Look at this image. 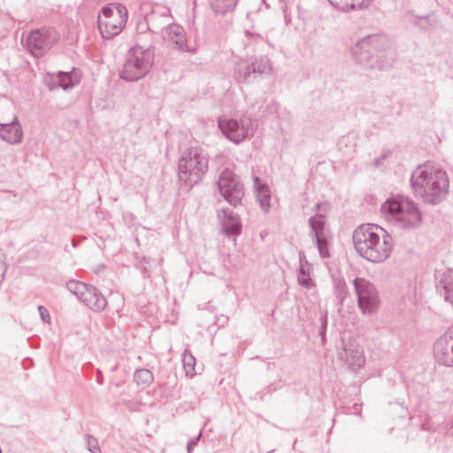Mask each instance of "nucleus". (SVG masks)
<instances>
[{
  "instance_id": "f257e3e1",
  "label": "nucleus",
  "mask_w": 453,
  "mask_h": 453,
  "mask_svg": "<svg viewBox=\"0 0 453 453\" xmlns=\"http://www.w3.org/2000/svg\"><path fill=\"white\" fill-rule=\"evenodd\" d=\"M411 185L416 196L428 204H438L448 193L449 181L445 171L418 166L411 174Z\"/></svg>"
},
{
  "instance_id": "f03ea898",
  "label": "nucleus",
  "mask_w": 453,
  "mask_h": 453,
  "mask_svg": "<svg viewBox=\"0 0 453 453\" xmlns=\"http://www.w3.org/2000/svg\"><path fill=\"white\" fill-rule=\"evenodd\" d=\"M353 58L366 68L386 69L392 65L395 52L388 39L378 35H367L351 48Z\"/></svg>"
},
{
  "instance_id": "7ed1b4c3",
  "label": "nucleus",
  "mask_w": 453,
  "mask_h": 453,
  "mask_svg": "<svg viewBox=\"0 0 453 453\" xmlns=\"http://www.w3.org/2000/svg\"><path fill=\"white\" fill-rule=\"evenodd\" d=\"M372 228H356L353 233V243L357 252L367 261L380 263L386 260L392 250V237L385 230L383 242L380 244V236L377 233L370 231Z\"/></svg>"
},
{
  "instance_id": "20e7f679",
  "label": "nucleus",
  "mask_w": 453,
  "mask_h": 453,
  "mask_svg": "<svg viewBox=\"0 0 453 453\" xmlns=\"http://www.w3.org/2000/svg\"><path fill=\"white\" fill-rule=\"evenodd\" d=\"M380 212L389 224L404 222L403 226H415L422 221L421 211L416 204L401 196L388 198L381 204Z\"/></svg>"
},
{
  "instance_id": "39448f33",
  "label": "nucleus",
  "mask_w": 453,
  "mask_h": 453,
  "mask_svg": "<svg viewBox=\"0 0 453 453\" xmlns=\"http://www.w3.org/2000/svg\"><path fill=\"white\" fill-rule=\"evenodd\" d=\"M209 157L200 147L185 150L178 164V174L181 182L188 187L198 183L208 171Z\"/></svg>"
},
{
  "instance_id": "423d86ee",
  "label": "nucleus",
  "mask_w": 453,
  "mask_h": 453,
  "mask_svg": "<svg viewBox=\"0 0 453 453\" xmlns=\"http://www.w3.org/2000/svg\"><path fill=\"white\" fill-rule=\"evenodd\" d=\"M154 63V51L150 48L134 45L126 57L120 78L132 82L143 78L151 69Z\"/></svg>"
},
{
  "instance_id": "0eeeda50",
  "label": "nucleus",
  "mask_w": 453,
  "mask_h": 453,
  "mask_svg": "<svg viewBox=\"0 0 453 453\" xmlns=\"http://www.w3.org/2000/svg\"><path fill=\"white\" fill-rule=\"evenodd\" d=\"M127 20V10L121 4H111L104 6L98 15V28L102 36L111 39L119 35Z\"/></svg>"
},
{
  "instance_id": "6e6552de",
  "label": "nucleus",
  "mask_w": 453,
  "mask_h": 453,
  "mask_svg": "<svg viewBox=\"0 0 453 453\" xmlns=\"http://www.w3.org/2000/svg\"><path fill=\"white\" fill-rule=\"evenodd\" d=\"M218 124L226 137L236 144L252 137L257 130V121L249 115L220 119Z\"/></svg>"
},
{
  "instance_id": "1a4fd4ad",
  "label": "nucleus",
  "mask_w": 453,
  "mask_h": 453,
  "mask_svg": "<svg viewBox=\"0 0 453 453\" xmlns=\"http://www.w3.org/2000/svg\"><path fill=\"white\" fill-rule=\"evenodd\" d=\"M271 71V61L266 56L242 58L234 65V78L239 83H248L257 75L266 74Z\"/></svg>"
},
{
  "instance_id": "9d476101",
  "label": "nucleus",
  "mask_w": 453,
  "mask_h": 453,
  "mask_svg": "<svg viewBox=\"0 0 453 453\" xmlns=\"http://www.w3.org/2000/svg\"><path fill=\"white\" fill-rule=\"evenodd\" d=\"M58 33L51 27H42L31 31L27 36V50L35 57L41 58L58 41Z\"/></svg>"
},
{
  "instance_id": "9b49d317",
  "label": "nucleus",
  "mask_w": 453,
  "mask_h": 453,
  "mask_svg": "<svg viewBox=\"0 0 453 453\" xmlns=\"http://www.w3.org/2000/svg\"><path fill=\"white\" fill-rule=\"evenodd\" d=\"M353 286L357 296V304L363 314H373L380 304L379 294L375 286L364 278L357 277Z\"/></svg>"
},
{
  "instance_id": "f8f14e48",
  "label": "nucleus",
  "mask_w": 453,
  "mask_h": 453,
  "mask_svg": "<svg viewBox=\"0 0 453 453\" xmlns=\"http://www.w3.org/2000/svg\"><path fill=\"white\" fill-rule=\"evenodd\" d=\"M217 187L223 198L234 206L240 203L244 196L243 185L239 177L228 168L221 172Z\"/></svg>"
},
{
  "instance_id": "ddd939ff",
  "label": "nucleus",
  "mask_w": 453,
  "mask_h": 453,
  "mask_svg": "<svg viewBox=\"0 0 453 453\" xmlns=\"http://www.w3.org/2000/svg\"><path fill=\"white\" fill-rule=\"evenodd\" d=\"M434 355L440 365L453 367V326L436 340Z\"/></svg>"
},
{
  "instance_id": "4468645a",
  "label": "nucleus",
  "mask_w": 453,
  "mask_h": 453,
  "mask_svg": "<svg viewBox=\"0 0 453 453\" xmlns=\"http://www.w3.org/2000/svg\"><path fill=\"white\" fill-rule=\"evenodd\" d=\"M162 36L164 42L173 46L174 49L182 52H194L187 42L186 33L184 28L175 23L170 24L162 30Z\"/></svg>"
},
{
  "instance_id": "2eb2a0df",
  "label": "nucleus",
  "mask_w": 453,
  "mask_h": 453,
  "mask_svg": "<svg viewBox=\"0 0 453 453\" xmlns=\"http://www.w3.org/2000/svg\"><path fill=\"white\" fill-rule=\"evenodd\" d=\"M342 350L338 354L341 360L347 363L353 371H357L364 365L363 351L355 342L350 340L346 342L342 339Z\"/></svg>"
},
{
  "instance_id": "dca6fc26",
  "label": "nucleus",
  "mask_w": 453,
  "mask_h": 453,
  "mask_svg": "<svg viewBox=\"0 0 453 453\" xmlns=\"http://www.w3.org/2000/svg\"><path fill=\"white\" fill-rule=\"evenodd\" d=\"M309 236L318 249L321 258L331 257L330 249L332 247L334 234L329 228H311Z\"/></svg>"
},
{
  "instance_id": "f3484780",
  "label": "nucleus",
  "mask_w": 453,
  "mask_h": 453,
  "mask_svg": "<svg viewBox=\"0 0 453 453\" xmlns=\"http://www.w3.org/2000/svg\"><path fill=\"white\" fill-rule=\"evenodd\" d=\"M90 310L99 312L105 309L107 301L104 296L94 286L86 285V290L80 299Z\"/></svg>"
},
{
  "instance_id": "a211bd4d",
  "label": "nucleus",
  "mask_w": 453,
  "mask_h": 453,
  "mask_svg": "<svg viewBox=\"0 0 453 453\" xmlns=\"http://www.w3.org/2000/svg\"><path fill=\"white\" fill-rule=\"evenodd\" d=\"M0 137L9 144H19L22 142L23 130L17 116H14L11 123H0Z\"/></svg>"
},
{
  "instance_id": "6ab92c4d",
  "label": "nucleus",
  "mask_w": 453,
  "mask_h": 453,
  "mask_svg": "<svg viewBox=\"0 0 453 453\" xmlns=\"http://www.w3.org/2000/svg\"><path fill=\"white\" fill-rule=\"evenodd\" d=\"M253 184L256 193L257 201L264 212H268L271 208V192L267 184L263 183L262 180L256 175H253Z\"/></svg>"
},
{
  "instance_id": "aec40b11",
  "label": "nucleus",
  "mask_w": 453,
  "mask_h": 453,
  "mask_svg": "<svg viewBox=\"0 0 453 453\" xmlns=\"http://www.w3.org/2000/svg\"><path fill=\"white\" fill-rule=\"evenodd\" d=\"M436 288L444 300L453 304V269H449L442 273Z\"/></svg>"
},
{
  "instance_id": "412c9836",
  "label": "nucleus",
  "mask_w": 453,
  "mask_h": 453,
  "mask_svg": "<svg viewBox=\"0 0 453 453\" xmlns=\"http://www.w3.org/2000/svg\"><path fill=\"white\" fill-rule=\"evenodd\" d=\"M77 81H73L72 74L68 72H58L55 75H50L48 81L50 90L56 88H62L65 90L70 89L76 85Z\"/></svg>"
},
{
  "instance_id": "4be33fe9",
  "label": "nucleus",
  "mask_w": 453,
  "mask_h": 453,
  "mask_svg": "<svg viewBox=\"0 0 453 453\" xmlns=\"http://www.w3.org/2000/svg\"><path fill=\"white\" fill-rule=\"evenodd\" d=\"M316 214L310 218L309 226H325L326 216L331 209V205L327 202L317 203L315 206Z\"/></svg>"
},
{
  "instance_id": "5701e85b",
  "label": "nucleus",
  "mask_w": 453,
  "mask_h": 453,
  "mask_svg": "<svg viewBox=\"0 0 453 453\" xmlns=\"http://www.w3.org/2000/svg\"><path fill=\"white\" fill-rule=\"evenodd\" d=\"M220 226H242V222L237 214L231 209H220L218 211Z\"/></svg>"
},
{
  "instance_id": "b1692460",
  "label": "nucleus",
  "mask_w": 453,
  "mask_h": 453,
  "mask_svg": "<svg viewBox=\"0 0 453 453\" xmlns=\"http://www.w3.org/2000/svg\"><path fill=\"white\" fill-rule=\"evenodd\" d=\"M238 1L239 0H210V4L217 14L225 15L235 9Z\"/></svg>"
},
{
  "instance_id": "393cba45",
  "label": "nucleus",
  "mask_w": 453,
  "mask_h": 453,
  "mask_svg": "<svg viewBox=\"0 0 453 453\" xmlns=\"http://www.w3.org/2000/svg\"><path fill=\"white\" fill-rule=\"evenodd\" d=\"M334 289L337 305L342 306L345 298L349 295L348 288L345 280L341 277H333Z\"/></svg>"
},
{
  "instance_id": "a878e982",
  "label": "nucleus",
  "mask_w": 453,
  "mask_h": 453,
  "mask_svg": "<svg viewBox=\"0 0 453 453\" xmlns=\"http://www.w3.org/2000/svg\"><path fill=\"white\" fill-rule=\"evenodd\" d=\"M154 380L153 373L146 368L137 369L134 373V381L142 388L150 385Z\"/></svg>"
},
{
  "instance_id": "bb28decb",
  "label": "nucleus",
  "mask_w": 453,
  "mask_h": 453,
  "mask_svg": "<svg viewBox=\"0 0 453 453\" xmlns=\"http://www.w3.org/2000/svg\"><path fill=\"white\" fill-rule=\"evenodd\" d=\"M311 270L312 267L299 266L297 280L302 287L311 288V287L315 286L312 279L310 277Z\"/></svg>"
},
{
  "instance_id": "cd10ccee",
  "label": "nucleus",
  "mask_w": 453,
  "mask_h": 453,
  "mask_svg": "<svg viewBox=\"0 0 453 453\" xmlns=\"http://www.w3.org/2000/svg\"><path fill=\"white\" fill-rule=\"evenodd\" d=\"M182 363L184 370L188 376H193L196 374V358L188 349H185V351L182 354Z\"/></svg>"
},
{
  "instance_id": "c85d7f7f",
  "label": "nucleus",
  "mask_w": 453,
  "mask_h": 453,
  "mask_svg": "<svg viewBox=\"0 0 453 453\" xmlns=\"http://www.w3.org/2000/svg\"><path fill=\"white\" fill-rule=\"evenodd\" d=\"M86 283L75 280H72L66 282L67 289L75 295L79 300L81 296L83 295V290H86Z\"/></svg>"
},
{
  "instance_id": "c756f323",
  "label": "nucleus",
  "mask_w": 453,
  "mask_h": 453,
  "mask_svg": "<svg viewBox=\"0 0 453 453\" xmlns=\"http://www.w3.org/2000/svg\"><path fill=\"white\" fill-rule=\"evenodd\" d=\"M372 0H348L349 12L366 9Z\"/></svg>"
},
{
  "instance_id": "7c9ffc66",
  "label": "nucleus",
  "mask_w": 453,
  "mask_h": 453,
  "mask_svg": "<svg viewBox=\"0 0 453 453\" xmlns=\"http://www.w3.org/2000/svg\"><path fill=\"white\" fill-rule=\"evenodd\" d=\"M150 258H147L146 257H143L137 264L136 268L139 269L142 274L143 278H149L150 276V272L148 267V265L150 264Z\"/></svg>"
},
{
  "instance_id": "2f4dec72",
  "label": "nucleus",
  "mask_w": 453,
  "mask_h": 453,
  "mask_svg": "<svg viewBox=\"0 0 453 453\" xmlns=\"http://www.w3.org/2000/svg\"><path fill=\"white\" fill-rule=\"evenodd\" d=\"M86 444H87L88 450L90 451L91 453H101V449L99 448L98 441L95 437H93L89 434H87L86 435Z\"/></svg>"
},
{
  "instance_id": "473e14b6",
  "label": "nucleus",
  "mask_w": 453,
  "mask_h": 453,
  "mask_svg": "<svg viewBox=\"0 0 453 453\" xmlns=\"http://www.w3.org/2000/svg\"><path fill=\"white\" fill-rule=\"evenodd\" d=\"M242 228H220V234L226 235L228 239L235 242L238 235L241 234Z\"/></svg>"
},
{
  "instance_id": "72a5a7b5",
  "label": "nucleus",
  "mask_w": 453,
  "mask_h": 453,
  "mask_svg": "<svg viewBox=\"0 0 453 453\" xmlns=\"http://www.w3.org/2000/svg\"><path fill=\"white\" fill-rule=\"evenodd\" d=\"M330 4L334 6L335 9L348 12L349 5L348 0H328Z\"/></svg>"
},
{
  "instance_id": "f704fd0d",
  "label": "nucleus",
  "mask_w": 453,
  "mask_h": 453,
  "mask_svg": "<svg viewBox=\"0 0 453 453\" xmlns=\"http://www.w3.org/2000/svg\"><path fill=\"white\" fill-rule=\"evenodd\" d=\"M38 311L42 320L47 324H50V315L49 311L42 305L38 306Z\"/></svg>"
},
{
  "instance_id": "c9c22d12",
  "label": "nucleus",
  "mask_w": 453,
  "mask_h": 453,
  "mask_svg": "<svg viewBox=\"0 0 453 453\" xmlns=\"http://www.w3.org/2000/svg\"><path fill=\"white\" fill-rule=\"evenodd\" d=\"M326 325H327V315L326 313L321 318V328L319 331V334L322 338V341L326 339Z\"/></svg>"
},
{
  "instance_id": "e433bc0d",
  "label": "nucleus",
  "mask_w": 453,
  "mask_h": 453,
  "mask_svg": "<svg viewBox=\"0 0 453 453\" xmlns=\"http://www.w3.org/2000/svg\"><path fill=\"white\" fill-rule=\"evenodd\" d=\"M299 264L300 266L312 267V265L310 262H308L305 253L303 251L299 252Z\"/></svg>"
},
{
  "instance_id": "4c0bfd02",
  "label": "nucleus",
  "mask_w": 453,
  "mask_h": 453,
  "mask_svg": "<svg viewBox=\"0 0 453 453\" xmlns=\"http://www.w3.org/2000/svg\"><path fill=\"white\" fill-rule=\"evenodd\" d=\"M200 437H201V434H199L197 436H196L188 441V446H187L188 452H190L191 449L197 444L198 441L200 440Z\"/></svg>"
},
{
  "instance_id": "58836bf2",
  "label": "nucleus",
  "mask_w": 453,
  "mask_h": 453,
  "mask_svg": "<svg viewBox=\"0 0 453 453\" xmlns=\"http://www.w3.org/2000/svg\"><path fill=\"white\" fill-rule=\"evenodd\" d=\"M6 265L4 263V258L2 257V256H0V283L2 282V280H4V276L6 273Z\"/></svg>"
},
{
  "instance_id": "ea45409f",
  "label": "nucleus",
  "mask_w": 453,
  "mask_h": 453,
  "mask_svg": "<svg viewBox=\"0 0 453 453\" xmlns=\"http://www.w3.org/2000/svg\"><path fill=\"white\" fill-rule=\"evenodd\" d=\"M96 381L100 385H102L104 383V377H103L102 372L99 370L97 371Z\"/></svg>"
},
{
  "instance_id": "a19ab883",
  "label": "nucleus",
  "mask_w": 453,
  "mask_h": 453,
  "mask_svg": "<svg viewBox=\"0 0 453 453\" xmlns=\"http://www.w3.org/2000/svg\"><path fill=\"white\" fill-rule=\"evenodd\" d=\"M246 36H247L248 38H250H250H254V39H255V41H257V40H259V41H260V40H262V38H261L259 35H256V36L254 37V35H253L252 34H250V32H248V31L246 32Z\"/></svg>"
},
{
  "instance_id": "79ce46f5",
  "label": "nucleus",
  "mask_w": 453,
  "mask_h": 453,
  "mask_svg": "<svg viewBox=\"0 0 453 453\" xmlns=\"http://www.w3.org/2000/svg\"><path fill=\"white\" fill-rule=\"evenodd\" d=\"M358 226H372V227H375V226H380L377 225V224H373V223H367V224H360Z\"/></svg>"
},
{
  "instance_id": "37998d69",
  "label": "nucleus",
  "mask_w": 453,
  "mask_h": 453,
  "mask_svg": "<svg viewBox=\"0 0 453 453\" xmlns=\"http://www.w3.org/2000/svg\"><path fill=\"white\" fill-rule=\"evenodd\" d=\"M448 433L453 435V420H452V424H451L450 427L448 430Z\"/></svg>"
},
{
  "instance_id": "c03bdc74",
  "label": "nucleus",
  "mask_w": 453,
  "mask_h": 453,
  "mask_svg": "<svg viewBox=\"0 0 453 453\" xmlns=\"http://www.w3.org/2000/svg\"><path fill=\"white\" fill-rule=\"evenodd\" d=\"M378 164H379L378 159H376L375 165H378Z\"/></svg>"
}]
</instances>
